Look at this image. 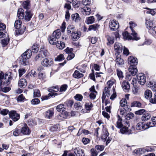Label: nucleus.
Here are the masks:
<instances>
[{"instance_id":"59","label":"nucleus","mask_w":156,"mask_h":156,"mask_svg":"<svg viewBox=\"0 0 156 156\" xmlns=\"http://www.w3.org/2000/svg\"><path fill=\"white\" fill-rule=\"evenodd\" d=\"M109 133L107 131H105L103 134L101 136V139L105 141L107 137L108 136Z\"/></svg>"},{"instance_id":"57","label":"nucleus","mask_w":156,"mask_h":156,"mask_svg":"<svg viewBox=\"0 0 156 156\" xmlns=\"http://www.w3.org/2000/svg\"><path fill=\"white\" fill-rule=\"evenodd\" d=\"M120 104L121 106L123 107L125 105L127 104V101L125 98H123L120 101Z\"/></svg>"},{"instance_id":"39","label":"nucleus","mask_w":156,"mask_h":156,"mask_svg":"<svg viewBox=\"0 0 156 156\" xmlns=\"http://www.w3.org/2000/svg\"><path fill=\"white\" fill-rule=\"evenodd\" d=\"M93 107V105L91 102H87L85 104V108L87 111H90Z\"/></svg>"},{"instance_id":"7","label":"nucleus","mask_w":156,"mask_h":156,"mask_svg":"<svg viewBox=\"0 0 156 156\" xmlns=\"http://www.w3.org/2000/svg\"><path fill=\"white\" fill-rule=\"evenodd\" d=\"M137 81L141 85H144L146 82V77L143 73H140L137 75Z\"/></svg>"},{"instance_id":"20","label":"nucleus","mask_w":156,"mask_h":156,"mask_svg":"<svg viewBox=\"0 0 156 156\" xmlns=\"http://www.w3.org/2000/svg\"><path fill=\"white\" fill-rule=\"evenodd\" d=\"M129 70V73L132 76H135L137 72V69L133 66H130Z\"/></svg>"},{"instance_id":"4","label":"nucleus","mask_w":156,"mask_h":156,"mask_svg":"<svg viewBox=\"0 0 156 156\" xmlns=\"http://www.w3.org/2000/svg\"><path fill=\"white\" fill-rule=\"evenodd\" d=\"M21 24L22 22L20 20H16L14 23V27L17 30L16 31V33H18L19 34H21L24 32V30H22L21 29Z\"/></svg>"},{"instance_id":"62","label":"nucleus","mask_w":156,"mask_h":156,"mask_svg":"<svg viewBox=\"0 0 156 156\" xmlns=\"http://www.w3.org/2000/svg\"><path fill=\"white\" fill-rule=\"evenodd\" d=\"M97 93L96 91H94V92H91L89 95L90 98L92 99H94L96 98Z\"/></svg>"},{"instance_id":"50","label":"nucleus","mask_w":156,"mask_h":156,"mask_svg":"<svg viewBox=\"0 0 156 156\" xmlns=\"http://www.w3.org/2000/svg\"><path fill=\"white\" fill-rule=\"evenodd\" d=\"M59 90V87H53L48 89V91L50 92H52V91H53L55 92H57Z\"/></svg>"},{"instance_id":"32","label":"nucleus","mask_w":156,"mask_h":156,"mask_svg":"<svg viewBox=\"0 0 156 156\" xmlns=\"http://www.w3.org/2000/svg\"><path fill=\"white\" fill-rule=\"evenodd\" d=\"M124 38L125 40H132L134 39V37L133 38L131 36L129 35V34L127 32H125L122 33Z\"/></svg>"},{"instance_id":"18","label":"nucleus","mask_w":156,"mask_h":156,"mask_svg":"<svg viewBox=\"0 0 156 156\" xmlns=\"http://www.w3.org/2000/svg\"><path fill=\"white\" fill-rule=\"evenodd\" d=\"M27 82L24 79H21L19 81L18 84L21 88H24L27 86Z\"/></svg>"},{"instance_id":"28","label":"nucleus","mask_w":156,"mask_h":156,"mask_svg":"<svg viewBox=\"0 0 156 156\" xmlns=\"http://www.w3.org/2000/svg\"><path fill=\"white\" fill-rule=\"evenodd\" d=\"M76 31L73 25H69L68 26L67 29V33L68 34L71 35L72 33Z\"/></svg>"},{"instance_id":"40","label":"nucleus","mask_w":156,"mask_h":156,"mask_svg":"<svg viewBox=\"0 0 156 156\" xmlns=\"http://www.w3.org/2000/svg\"><path fill=\"white\" fill-rule=\"evenodd\" d=\"M152 94L151 91L149 90H147L144 92V96L147 99L150 98L152 96Z\"/></svg>"},{"instance_id":"6","label":"nucleus","mask_w":156,"mask_h":156,"mask_svg":"<svg viewBox=\"0 0 156 156\" xmlns=\"http://www.w3.org/2000/svg\"><path fill=\"white\" fill-rule=\"evenodd\" d=\"M130 26V28L132 31L131 34L133 36L134 39L135 40H138L140 38L137 37V34L133 29V28L136 26V24L133 21H130L129 23Z\"/></svg>"},{"instance_id":"2","label":"nucleus","mask_w":156,"mask_h":156,"mask_svg":"<svg viewBox=\"0 0 156 156\" xmlns=\"http://www.w3.org/2000/svg\"><path fill=\"white\" fill-rule=\"evenodd\" d=\"M109 26L111 30L115 31L119 28V24L117 21L112 20L109 22Z\"/></svg>"},{"instance_id":"27","label":"nucleus","mask_w":156,"mask_h":156,"mask_svg":"<svg viewBox=\"0 0 156 156\" xmlns=\"http://www.w3.org/2000/svg\"><path fill=\"white\" fill-rule=\"evenodd\" d=\"M54 113V111L52 109H50L47 111L45 112V117L50 119Z\"/></svg>"},{"instance_id":"23","label":"nucleus","mask_w":156,"mask_h":156,"mask_svg":"<svg viewBox=\"0 0 156 156\" xmlns=\"http://www.w3.org/2000/svg\"><path fill=\"white\" fill-rule=\"evenodd\" d=\"M18 18L20 19H23L24 17V10L22 8L18 9L17 13Z\"/></svg>"},{"instance_id":"58","label":"nucleus","mask_w":156,"mask_h":156,"mask_svg":"<svg viewBox=\"0 0 156 156\" xmlns=\"http://www.w3.org/2000/svg\"><path fill=\"white\" fill-rule=\"evenodd\" d=\"M105 147L103 145H97L95 146L96 149L98 151H102L104 149Z\"/></svg>"},{"instance_id":"55","label":"nucleus","mask_w":156,"mask_h":156,"mask_svg":"<svg viewBox=\"0 0 156 156\" xmlns=\"http://www.w3.org/2000/svg\"><path fill=\"white\" fill-rule=\"evenodd\" d=\"M117 74L119 79L122 78L123 77V73L119 69H116Z\"/></svg>"},{"instance_id":"11","label":"nucleus","mask_w":156,"mask_h":156,"mask_svg":"<svg viewBox=\"0 0 156 156\" xmlns=\"http://www.w3.org/2000/svg\"><path fill=\"white\" fill-rule=\"evenodd\" d=\"M73 151L76 156H84L85 154L83 150L79 147H76L73 150Z\"/></svg>"},{"instance_id":"26","label":"nucleus","mask_w":156,"mask_h":156,"mask_svg":"<svg viewBox=\"0 0 156 156\" xmlns=\"http://www.w3.org/2000/svg\"><path fill=\"white\" fill-rule=\"evenodd\" d=\"M58 39L52 35L49 37L48 38L49 43L51 44L55 45L58 41Z\"/></svg>"},{"instance_id":"51","label":"nucleus","mask_w":156,"mask_h":156,"mask_svg":"<svg viewBox=\"0 0 156 156\" xmlns=\"http://www.w3.org/2000/svg\"><path fill=\"white\" fill-rule=\"evenodd\" d=\"M134 116V114L133 113L129 112L126 115L125 118L126 119L129 120L133 118Z\"/></svg>"},{"instance_id":"16","label":"nucleus","mask_w":156,"mask_h":156,"mask_svg":"<svg viewBox=\"0 0 156 156\" xmlns=\"http://www.w3.org/2000/svg\"><path fill=\"white\" fill-rule=\"evenodd\" d=\"M122 87L125 91L127 92L130 89L129 83L126 81H124L122 84Z\"/></svg>"},{"instance_id":"35","label":"nucleus","mask_w":156,"mask_h":156,"mask_svg":"<svg viewBox=\"0 0 156 156\" xmlns=\"http://www.w3.org/2000/svg\"><path fill=\"white\" fill-rule=\"evenodd\" d=\"M55 93H53L52 92H50L48 94L46 95L45 96H43L41 97V99L42 101L47 100L50 98V97H52L54 95H55V94H56Z\"/></svg>"},{"instance_id":"38","label":"nucleus","mask_w":156,"mask_h":156,"mask_svg":"<svg viewBox=\"0 0 156 156\" xmlns=\"http://www.w3.org/2000/svg\"><path fill=\"white\" fill-rule=\"evenodd\" d=\"M71 35L73 41H76L79 38L80 36L76 31L73 33H72Z\"/></svg>"},{"instance_id":"29","label":"nucleus","mask_w":156,"mask_h":156,"mask_svg":"<svg viewBox=\"0 0 156 156\" xmlns=\"http://www.w3.org/2000/svg\"><path fill=\"white\" fill-rule=\"evenodd\" d=\"M55 45H56L57 48L59 49H63L65 46V44L63 42L58 40Z\"/></svg>"},{"instance_id":"49","label":"nucleus","mask_w":156,"mask_h":156,"mask_svg":"<svg viewBox=\"0 0 156 156\" xmlns=\"http://www.w3.org/2000/svg\"><path fill=\"white\" fill-rule=\"evenodd\" d=\"M141 104L139 101H134L131 103V107H140L141 106Z\"/></svg>"},{"instance_id":"3","label":"nucleus","mask_w":156,"mask_h":156,"mask_svg":"<svg viewBox=\"0 0 156 156\" xmlns=\"http://www.w3.org/2000/svg\"><path fill=\"white\" fill-rule=\"evenodd\" d=\"M13 74L12 73L8 72L6 73L5 76L4 81H3V84L9 85L12 80Z\"/></svg>"},{"instance_id":"19","label":"nucleus","mask_w":156,"mask_h":156,"mask_svg":"<svg viewBox=\"0 0 156 156\" xmlns=\"http://www.w3.org/2000/svg\"><path fill=\"white\" fill-rule=\"evenodd\" d=\"M145 24L147 28L149 30L153 27V21L150 19H146Z\"/></svg>"},{"instance_id":"60","label":"nucleus","mask_w":156,"mask_h":156,"mask_svg":"<svg viewBox=\"0 0 156 156\" xmlns=\"http://www.w3.org/2000/svg\"><path fill=\"white\" fill-rule=\"evenodd\" d=\"M31 102L33 105H36L39 104L40 103V101L38 98H34L32 100Z\"/></svg>"},{"instance_id":"14","label":"nucleus","mask_w":156,"mask_h":156,"mask_svg":"<svg viewBox=\"0 0 156 156\" xmlns=\"http://www.w3.org/2000/svg\"><path fill=\"white\" fill-rule=\"evenodd\" d=\"M25 15L24 17V18L25 20L27 21H30L32 16V13L31 12V11L27 10V11H25Z\"/></svg>"},{"instance_id":"54","label":"nucleus","mask_w":156,"mask_h":156,"mask_svg":"<svg viewBox=\"0 0 156 156\" xmlns=\"http://www.w3.org/2000/svg\"><path fill=\"white\" fill-rule=\"evenodd\" d=\"M74 98L77 101H81L82 100L83 97L80 94H77L74 97Z\"/></svg>"},{"instance_id":"61","label":"nucleus","mask_w":156,"mask_h":156,"mask_svg":"<svg viewBox=\"0 0 156 156\" xmlns=\"http://www.w3.org/2000/svg\"><path fill=\"white\" fill-rule=\"evenodd\" d=\"M74 107L76 109L78 110L81 108L82 106L80 102H77L75 103L74 105Z\"/></svg>"},{"instance_id":"52","label":"nucleus","mask_w":156,"mask_h":156,"mask_svg":"<svg viewBox=\"0 0 156 156\" xmlns=\"http://www.w3.org/2000/svg\"><path fill=\"white\" fill-rule=\"evenodd\" d=\"M64 59L65 57L64 55L63 54H60L55 58V61H61Z\"/></svg>"},{"instance_id":"33","label":"nucleus","mask_w":156,"mask_h":156,"mask_svg":"<svg viewBox=\"0 0 156 156\" xmlns=\"http://www.w3.org/2000/svg\"><path fill=\"white\" fill-rule=\"evenodd\" d=\"M99 25L98 24H95L93 25H91L89 26L88 30L89 31L93 30L96 31L98 29Z\"/></svg>"},{"instance_id":"42","label":"nucleus","mask_w":156,"mask_h":156,"mask_svg":"<svg viewBox=\"0 0 156 156\" xmlns=\"http://www.w3.org/2000/svg\"><path fill=\"white\" fill-rule=\"evenodd\" d=\"M107 38L108 42L107 43V44L109 45L111 44H112L114 42V38L113 37L110 36H107Z\"/></svg>"},{"instance_id":"15","label":"nucleus","mask_w":156,"mask_h":156,"mask_svg":"<svg viewBox=\"0 0 156 156\" xmlns=\"http://www.w3.org/2000/svg\"><path fill=\"white\" fill-rule=\"evenodd\" d=\"M152 150L151 148L150 147H147L145 148H141L139 149L138 151L141 154H144L146 152H150Z\"/></svg>"},{"instance_id":"8","label":"nucleus","mask_w":156,"mask_h":156,"mask_svg":"<svg viewBox=\"0 0 156 156\" xmlns=\"http://www.w3.org/2000/svg\"><path fill=\"white\" fill-rule=\"evenodd\" d=\"M53 63V61L50 58H45L41 62L42 65L45 67H49L52 65Z\"/></svg>"},{"instance_id":"47","label":"nucleus","mask_w":156,"mask_h":156,"mask_svg":"<svg viewBox=\"0 0 156 156\" xmlns=\"http://www.w3.org/2000/svg\"><path fill=\"white\" fill-rule=\"evenodd\" d=\"M21 132L20 129L16 128L13 130V133L15 136H18L20 134Z\"/></svg>"},{"instance_id":"25","label":"nucleus","mask_w":156,"mask_h":156,"mask_svg":"<svg viewBox=\"0 0 156 156\" xmlns=\"http://www.w3.org/2000/svg\"><path fill=\"white\" fill-rule=\"evenodd\" d=\"M72 20L76 22H79L80 20V17L77 13L73 14L71 16Z\"/></svg>"},{"instance_id":"45","label":"nucleus","mask_w":156,"mask_h":156,"mask_svg":"<svg viewBox=\"0 0 156 156\" xmlns=\"http://www.w3.org/2000/svg\"><path fill=\"white\" fill-rule=\"evenodd\" d=\"M34 97H38L41 96V93L40 90L36 89L34 90Z\"/></svg>"},{"instance_id":"48","label":"nucleus","mask_w":156,"mask_h":156,"mask_svg":"<svg viewBox=\"0 0 156 156\" xmlns=\"http://www.w3.org/2000/svg\"><path fill=\"white\" fill-rule=\"evenodd\" d=\"M106 95L108 97L110 95V90L106 91V92H103V95L101 97L103 102L105 98Z\"/></svg>"},{"instance_id":"12","label":"nucleus","mask_w":156,"mask_h":156,"mask_svg":"<svg viewBox=\"0 0 156 156\" xmlns=\"http://www.w3.org/2000/svg\"><path fill=\"white\" fill-rule=\"evenodd\" d=\"M21 132L24 135H29L31 131L27 125H26L22 128Z\"/></svg>"},{"instance_id":"37","label":"nucleus","mask_w":156,"mask_h":156,"mask_svg":"<svg viewBox=\"0 0 156 156\" xmlns=\"http://www.w3.org/2000/svg\"><path fill=\"white\" fill-rule=\"evenodd\" d=\"M41 48L39 53L42 56V57L44 58L47 56L48 54V51L47 50L44 49V47L43 46Z\"/></svg>"},{"instance_id":"34","label":"nucleus","mask_w":156,"mask_h":156,"mask_svg":"<svg viewBox=\"0 0 156 156\" xmlns=\"http://www.w3.org/2000/svg\"><path fill=\"white\" fill-rule=\"evenodd\" d=\"M150 118V115L146 112L141 117V119L143 121H146L149 119Z\"/></svg>"},{"instance_id":"5","label":"nucleus","mask_w":156,"mask_h":156,"mask_svg":"<svg viewBox=\"0 0 156 156\" xmlns=\"http://www.w3.org/2000/svg\"><path fill=\"white\" fill-rule=\"evenodd\" d=\"M9 117L14 122L17 121L20 118V115L15 111H11L9 112Z\"/></svg>"},{"instance_id":"21","label":"nucleus","mask_w":156,"mask_h":156,"mask_svg":"<svg viewBox=\"0 0 156 156\" xmlns=\"http://www.w3.org/2000/svg\"><path fill=\"white\" fill-rule=\"evenodd\" d=\"M37 76V73L34 70H32L25 76L27 79H30V77H35Z\"/></svg>"},{"instance_id":"17","label":"nucleus","mask_w":156,"mask_h":156,"mask_svg":"<svg viewBox=\"0 0 156 156\" xmlns=\"http://www.w3.org/2000/svg\"><path fill=\"white\" fill-rule=\"evenodd\" d=\"M120 132L122 134H129L132 133L131 130H129L128 128L126 126L121 128Z\"/></svg>"},{"instance_id":"36","label":"nucleus","mask_w":156,"mask_h":156,"mask_svg":"<svg viewBox=\"0 0 156 156\" xmlns=\"http://www.w3.org/2000/svg\"><path fill=\"white\" fill-rule=\"evenodd\" d=\"M83 76V74L80 73L79 71L76 70L73 74V76L76 78H79L82 77Z\"/></svg>"},{"instance_id":"9","label":"nucleus","mask_w":156,"mask_h":156,"mask_svg":"<svg viewBox=\"0 0 156 156\" xmlns=\"http://www.w3.org/2000/svg\"><path fill=\"white\" fill-rule=\"evenodd\" d=\"M115 50L117 53L118 55L122 52V50L123 47L122 44L120 43L116 42L114 45Z\"/></svg>"},{"instance_id":"22","label":"nucleus","mask_w":156,"mask_h":156,"mask_svg":"<svg viewBox=\"0 0 156 156\" xmlns=\"http://www.w3.org/2000/svg\"><path fill=\"white\" fill-rule=\"evenodd\" d=\"M122 119L121 117L119 115H118V120L116 122V126L118 128H121L123 126V125L122 124Z\"/></svg>"},{"instance_id":"10","label":"nucleus","mask_w":156,"mask_h":156,"mask_svg":"<svg viewBox=\"0 0 156 156\" xmlns=\"http://www.w3.org/2000/svg\"><path fill=\"white\" fill-rule=\"evenodd\" d=\"M128 62L130 66H133L137 65L138 61L136 58L133 56H130L128 58Z\"/></svg>"},{"instance_id":"53","label":"nucleus","mask_w":156,"mask_h":156,"mask_svg":"<svg viewBox=\"0 0 156 156\" xmlns=\"http://www.w3.org/2000/svg\"><path fill=\"white\" fill-rule=\"evenodd\" d=\"M115 80L113 79L109 80L107 82V84L108 86V87L110 88L113 84L115 83Z\"/></svg>"},{"instance_id":"56","label":"nucleus","mask_w":156,"mask_h":156,"mask_svg":"<svg viewBox=\"0 0 156 156\" xmlns=\"http://www.w3.org/2000/svg\"><path fill=\"white\" fill-rule=\"evenodd\" d=\"M146 112L145 110L141 109L135 111V113L136 115H141L142 114L143 115Z\"/></svg>"},{"instance_id":"24","label":"nucleus","mask_w":156,"mask_h":156,"mask_svg":"<svg viewBox=\"0 0 156 156\" xmlns=\"http://www.w3.org/2000/svg\"><path fill=\"white\" fill-rule=\"evenodd\" d=\"M116 58L115 61L117 65H121L124 64V61L121 58L120 55H118Z\"/></svg>"},{"instance_id":"31","label":"nucleus","mask_w":156,"mask_h":156,"mask_svg":"<svg viewBox=\"0 0 156 156\" xmlns=\"http://www.w3.org/2000/svg\"><path fill=\"white\" fill-rule=\"evenodd\" d=\"M95 20L94 17L91 16L86 18L85 22L88 24H92L94 22Z\"/></svg>"},{"instance_id":"1","label":"nucleus","mask_w":156,"mask_h":156,"mask_svg":"<svg viewBox=\"0 0 156 156\" xmlns=\"http://www.w3.org/2000/svg\"><path fill=\"white\" fill-rule=\"evenodd\" d=\"M31 55V51L30 50H27L20 57V63L23 66L27 65L28 64V59L30 58Z\"/></svg>"},{"instance_id":"44","label":"nucleus","mask_w":156,"mask_h":156,"mask_svg":"<svg viewBox=\"0 0 156 156\" xmlns=\"http://www.w3.org/2000/svg\"><path fill=\"white\" fill-rule=\"evenodd\" d=\"M30 3L28 1L24 2L23 3V8L27 10L30 7Z\"/></svg>"},{"instance_id":"63","label":"nucleus","mask_w":156,"mask_h":156,"mask_svg":"<svg viewBox=\"0 0 156 156\" xmlns=\"http://www.w3.org/2000/svg\"><path fill=\"white\" fill-rule=\"evenodd\" d=\"M83 10L87 15H89L91 13V9L89 7H84Z\"/></svg>"},{"instance_id":"46","label":"nucleus","mask_w":156,"mask_h":156,"mask_svg":"<svg viewBox=\"0 0 156 156\" xmlns=\"http://www.w3.org/2000/svg\"><path fill=\"white\" fill-rule=\"evenodd\" d=\"M39 47L37 44H34L32 48V51L35 53H36L39 50Z\"/></svg>"},{"instance_id":"13","label":"nucleus","mask_w":156,"mask_h":156,"mask_svg":"<svg viewBox=\"0 0 156 156\" xmlns=\"http://www.w3.org/2000/svg\"><path fill=\"white\" fill-rule=\"evenodd\" d=\"M147 125L142 122L138 123L136 126V129L138 130L143 131L147 128Z\"/></svg>"},{"instance_id":"41","label":"nucleus","mask_w":156,"mask_h":156,"mask_svg":"<svg viewBox=\"0 0 156 156\" xmlns=\"http://www.w3.org/2000/svg\"><path fill=\"white\" fill-rule=\"evenodd\" d=\"M65 109L64 105L63 104H61L58 105L56 107L57 111L59 112H63Z\"/></svg>"},{"instance_id":"43","label":"nucleus","mask_w":156,"mask_h":156,"mask_svg":"<svg viewBox=\"0 0 156 156\" xmlns=\"http://www.w3.org/2000/svg\"><path fill=\"white\" fill-rule=\"evenodd\" d=\"M9 38L7 37L2 40L1 41V43L3 47H5L8 44L9 42Z\"/></svg>"},{"instance_id":"64","label":"nucleus","mask_w":156,"mask_h":156,"mask_svg":"<svg viewBox=\"0 0 156 156\" xmlns=\"http://www.w3.org/2000/svg\"><path fill=\"white\" fill-rule=\"evenodd\" d=\"M92 156H97L98 154L96 149L94 148H92L90 150Z\"/></svg>"},{"instance_id":"30","label":"nucleus","mask_w":156,"mask_h":156,"mask_svg":"<svg viewBox=\"0 0 156 156\" xmlns=\"http://www.w3.org/2000/svg\"><path fill=\"white\" fill-rule=\"evenodd\" d=\"M61 35L60 30L58 29L54 31L52 35L58 39L60 37Z\"/></svg>"}]
</instances>
